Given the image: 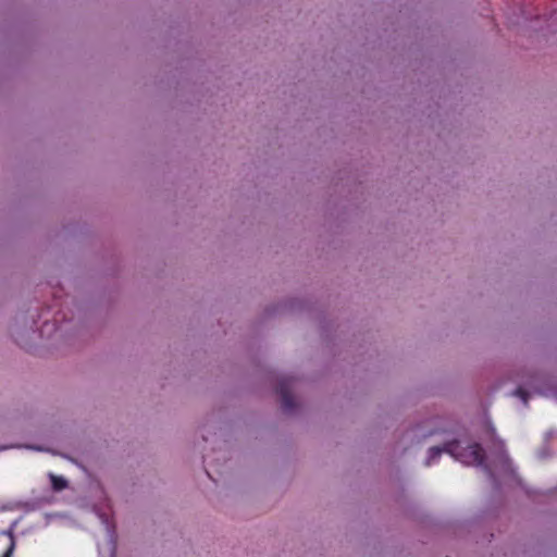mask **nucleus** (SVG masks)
<instances>
[{
	"label": "nucleus",
	"instance_id": "obj_5",
	"mask_svg": "<svg viewBox=\"0 0 557 557\" xmlns=\"http://www.w3.org/2000/svg\"><path fill=\"white\" fill-rule=\"evenodd\" d=\"M13 548H14V543L11 544V546L9 547V549L3 554L2 557H11V554L13 552Z\"/></svg>",
	"mask_w": 557,
	"mask_h": 557
},
{
	"label": "nucleus",
	"instance_id": "obj_3",
	"mask_svg": "<svg viewBox=\"0 0 557 557\" xmlns=\"http://www.w3.org/2000/svg\"><path fill=\"white\" fill-rule=\"evenodd\" d=\"M51 486L54 491L59 492L67 486V482L64 478L50 474Z\"/></svg>",
	"mask_w": 557,
	"mask_h": 557
},
{
	"label": "nucleus",
	"instance_id": "obj_1",
	"mask_svg": "<svg viewBox=\"0 0 557 557\" xmlns=\"http://www.w3.org/2000/svg\"><path fill=\"white\" fill-rule=\"evenodd\" d=\"M447 453L451 455L456 460H459L463 465L467 466H481L483 467L485 473L494 479V474L488 466L484 465L485 453L482 446L478 443L468 445L466 448H461L459 442L453 441L444 444L443 447L434 446L429 449V457L426 460V466L435 462L437 458L442 455V453Z\"/></svg>",
	"mask_w": 557,
	"mask_h": 557
},
{
	"label": "nucleus",
	"instance_id": "obj_4",
	"mask_svg": "<svg viewBox=\"0 0 557 557\" xmlns=\"http://www.w3.org/2000/svg\"><path fill=\"white\" fill-rule=\"evenodd\" d=\"M515 395L522 399V401L527 405L528 403V393L524 388L518 387L515 392Z\"/></svg>",
	"mask_w": 557,
	"mask_h": 557
},
{
	"label": "nucleus",
	"instance_id": "obj_2",
	"mask_svg": "<svg viewBox=\"0 0 557 557\" xmlns=\"http://www.w3.org/2000/svg\"><path fill=\"white\" fill-rule=\"evenodd\" d=\"M292 382L288 377H283L280 380L276 386V393L281 397V405L284 411H290L295 408V400L290 392Z\"/></svg>",
	"mask_w": 557,
	"mask_h": 557
}]
</instances>
